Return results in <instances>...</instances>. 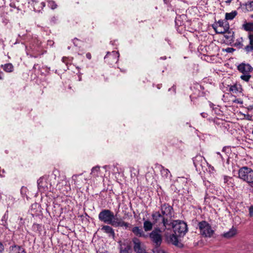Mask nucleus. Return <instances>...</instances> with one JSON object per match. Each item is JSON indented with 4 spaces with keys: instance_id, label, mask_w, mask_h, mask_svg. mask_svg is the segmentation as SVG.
<instances>
[{
    "instance_id": "obj_2",
    "label": "nucleus",
    "mask_w": 253,
    "mask_h": 253,
    "mask_svg": "<svg viewBox=\"0 0 253 253\" xmlns=\"http://www.w3.org/2000/svg\"><path fill=\"white\" fill-rule=\"evenodd\" d=\"M151 216L154 225L156 226V228H159L165 231L168 228V226H171V221L165 217L159 211L153 212Z\"/></svg>"
},
{
    "instance_id": "obj_55",
    "label": "nucleus",
    "mask_w": 253,
    "mask_h": 253,
    "mask_svg": "<svg viewBox=\"0 0 253 253\" xmlns=\"http://www.w3.org/2000/svg\"><path fill=\"white\" fill-rule=\"evenodd\" d=\"M106 167H107V166H105L103 167V168L106 169Z\"/></svg>"
},
{
    "instance_id": "obj_56",
    "label": "nucleus",
    "mask_w": 253,
    "mask_h": 253,
    "mask_svg": "<svg viewBox=\"0 0 253 253\" xmlns=\"http://www.w3.org/2000/svg\"><path fill=\"white\" fill-rule=\"evenodd\" d=\"M165 1H166V0H164Z\"/></svg>"
},
{
    "instance_id": "obj_48",
    "label": "nucleus",
    "mask_w": 253,
    "mask_h": 253,
    "mask_svg": "<svg viewBox=\"0 0 253 253\" xmlns=\"http://www.w3.org/2000/svg\"><path fill=\"white\" fill-rule=\"evenodd\" d=\"M3 73L0 70V80L3 79Z\"/></svg>"
},
{
    "instance_id": "obj_1",
    "label": "nucleus",
    "mask_w": 253,
    "mask_h": 253,
    "mask_svg": "<svg viewBox=\"0 0 253 253\" xmlns=\"http://www.w3.org/2000/svg\"><path fill=\"white\" fill-rule=\"evenodd\" d=\"M99 219L116 227H123L127 229L130 227V224L124 221L121 218H115L114 213L109 210H103L98 214Z\"/></svg>"
},
{
    "instance_id": "obj_14",
    "label": "nucleus",
    "mask_w": 253,
    "mask_h": 253,
    "mask_svg": "<svg viewBox=\"0 0 253 253\" xmlns=\"http://www.w3.org/2000/svg\"><path fill=\"white\" fill-rule=\"evenodd\" d=\"M8 253H26L25 249L17 245L10 246L7 249Z\"/></svg>"
},
{
    "instance_id": "obj_10",
    "label": "nucleus",
    "mask_w": 253,
    "mask_h": 253,
    "mask_svg": "<svg viewBox=\"0 0 253 253\" xmlns=\"http://www.w3.org/2000/svg\"><path fill=\"white\" fill-rule=\"evenodd\" d=\"M119 56L120 54L118 51H113L111 52H108L104 57V59L109 63L112 64L118 61Z\"/></svg>"
},
{
    "instance_id": "obj_40",
    "label": "nucleus",
    "mask_w": 253,
    "mask_h": 253,
    "mask_svg": "<svg viewBox=\"0 0 253 253\" xmlns=\"http://www.w3.org/2000/svg\"><path fill=\"white\" fill-rule=\"evenodd\" d=\"M79 175H77V174H74L72 176V179L74 181V184H78V182L76 181V179H77V177L79 176Z\"/></svg>"
},
{
    "instance_id": "obj_16",
    "label": "nucleus",
    "mask_w": 253,
    "mask_h": 253,
    "mask_svg": "<svg viewBox=\"0 0 253 253\" xmlns=\"http://www.w3.org/2000/svg\"><path fill=\"white\" fill-rule=\"evenodd\" d=\"M193 164L196 169L202 167L205 161V159L201 155H197L193 159Z\"/></svg>"
},
{
    "instance_id": "obj_31",
    "label": "nucleus",
    "mask_w": 253,
    "mask_h": 253,
    "mask_svg": "<svg viewBox=\"0 0 253 253\" xmlns=\"http://www.w3.org/2000/svg\"><path fill=\"white\" fill-rule=\"evenodd\" d=\"M242 27L246 31H253V22H245L243 24Z\"/></svg>"
},
{
    "instance_id": "obj_12",
    "label": "nucleus",
    "mask_w": 253,
    "mask_h": 253,
    "mask_svg": "<svg viewBox=\"0 0 253 253\" xmlns=\"http://www.w3.org/2000/svg\"><path fill=\"white\" fill-rule=\"evenodd\" d=\"M134 244V250L136 253H146L140 240L137 238L132 239Z\"/></svg>"
},
{
    "instance_id": "obj_13",
    "label": "nucleus",
    "mask_w": 253,
    "mask_h": 253,
    "mask_svg": "<svg viewBox=\"0 0 253 253\" xmlns=\"http://www.w3.org/2000/svg\"><path fill=\"white\" fill-rule=\"evenodd\" d=\"M177 237L174 233L169 235V236H166V239L169 243H170L175 246L180 247L181 244L179 242Z\"/></svg>"
},
{
    "instance_id": "obj_21",
    "label": "nucleus",
    "mask_w": 253,
    "mask_h": 253,
    "mask_svg": "<svg viewBox=\"0 0 253 253\" xmlns=\"http://www.w3.org/2000/svg\"><path fill=\"white\" fill-rule=\"evenodd\" d=\"M241 6L245 9L243 10L244 12L252 11H253V1H248L245 3L241 4Z\"/></svg>"
},
{
    "instance_id": "obj_52",
    "label": "nucleus",
    "mask_w": 253,
    "mask_h": 253,
    "mask_svg": "<svg viewBox=\"0 0 253 253\" xmlns=\"http://www.w3.org/2000/svg\"><path fill=\"white\" fill-rule=\"evenodd\" d=\"M214 105L212 103H210L211 107H212Z\"/></svg>"
},
{
    "instance_id": "obj_20",
    "label": "nucleus",
    "mask_w": 253,
    "mask_h": 253,
    "mask_svg": "<svg viewBox=\"0 0 253 253\" xmlns=\"http://www.w3.org/2000/svg\"><path fill=\"white\" fill-rule=\"evenodd\" d=\"M229 29L228 23H225L224 27H216L214 29L217 34H224L227 32Z\"/></svg>"
},
{
    "instance_id": "obj_24",
    "label": "nucleus",
    "mask_w": 253,
    "mask_h": 253,
    "mask_svg": "<svg viewBox=\"0 0 253 253\" xmlns=\"http://www.w3.org/2000/svg\"><path fill=\"white\" fill-rule=\"evenodd\" d=\"M90 174L94 177L102 176L100 172V167L98 166L94 167L92 169Z\"/></svg>"
},
{
    "instance_id": "obj_35",
    "label": "nucleus",
    "mask_w": 253,
    "mask_h": 253,
    "mask_svg": "<svg viewBox=\"0 0 253 253\" xmlns=\"http://www.w3.org/2000/svg\"><path fill=\"white\" fill-rule=\"evenodd\" d=\"M251 78L250 73L243 74L241 76V79L245 82H248Z\"/></svg>"
},
{
    "instance_id": "obj_53",
    "label": "nucleus",
    "mask_w": 253,
    "mask_h": 253,
    "mask_svg": "<svg viewBox=\"0 0 253 253\" xmlns=\"http://www.w3.org/2000/svg\"><path fill=\"white\" fill-rule=\"evenodd\" d=\"M162 59H166V57L165 56V57H161V58Z\"/></svg>"
},
{
    "instance_id": "obj_7",
    "label": "nucleus",
    "mask_w": 253,
    "mask_h": 253,
    "mask_svg": "<svg viewBox=\"0 0 253 253\" xmlns=\"http://www.w3.org/2000/svg\"><path fill=\"white\" fill-rule=\"evenodd\" d=\"M163 231V229L155 228L149 234L150 238L156 246H160L161 244L162 239L161 233Z\"/></svg>"
},
{
    "instance_id": "obj_6",
    "label": "nucleus",
    "mask_w": 253,
    "mask_h": 253,
    "mask_svg": "<svg viewBox=\"0 0 253 253\" xmlns=\"http://www.w3.org/2000/svg\"><path fill=\"white\" fill-rule=\"evenodd\" d=\"M160 213L170 221H172V218L174 216V212L172 207L169 204L164 203L160 208Z\"/></svg>"
},
{
    "instance_id": "obj_38",
    "label": "nucleus",
    "mask_w": 253,
    "mask_h": 253,
    "mask_svg": "<svg viewBox=\"0 0 253 253\" xmlns=\"http://www.w3.org/2000/svg\"><path fill=\"white\" fill-rule=\"evenodd\" d=\"M217 155V159H219L220 161H221L222 163H224V160L221 155V154L219 152H216Z\"/></svg>"
},
{
    "instance_id": "obj_43",
    "label": "nucleus",
    "mask_w": 253,
    "mask_h": 253,
    "mask_svg": "<svg viewBox=\"0 0 253 253\" xmlns=\"http://www.w3.org/2000/svg\"><path fill=\"white\" fill-rule=\"evenodd\" d=\"M235 49L231 47H228L225 49V51L228 53H231L234 51Z\"/></svg>"
},
{
    "instance_id": "obj_5",
    "label": "nucleus",
    "mask_w": 253,
    "mask_h": 253,
    "mask_svg": "<svg viewBox=\"0 0 253 253\" xmlns=\"http://www.w3.org/2000/svg\"><path fill=\"white\" fill-rule=\"evenodd\" d=\"M200 234L206 237H211L213 234L214 231L209 223L206 221L200 222L198 224Z\"/></svg>"
},
{
    "instance_id": "obj_32",
    "label": "nucleus",
    "mask_w": 253,
    "mask_h": 253,
    "mask_svg": "<svg viewBox=\"0 0 253 253\" xmlns=\"http://www.w3.org/2000/svg\"><path fill=\"white\" fill-rule=\"evenodd\" d=\"M237 12L236 11H233L230 13H226L225 14V19L226 20H232L237 15Z\"/></svg>"
},
{
    "instance_id": "obj_26",
    "label": "nucleus",
    "mask_w": 253,
    "mask_h": 253,
    "mask_svg": "<svg viewBox=\"0 0 253 253\" xmlns=\"http://www.w3.org/2000/svg\"><path fill=\"white\" fill-rule=\"evenodd\" d=\"M250 40L249 44L247 45L245 49L247 52L253 51V34H251L249 36Z\"/></svg>"
},
{
    "instance_id": "obj_15",
    "label": "nucleus",
    "mask_w": 253,
    "mask_h": 253,
    "mask_svg": "<svg viewBox=\"0 0 253 253\" xmlns=\"http://www.w3.org/2000/svg\"><path fill=\"white\" fill-rule=\"evenodd\" d=\"M237 68L242 74L250 73L253 70V68L249 64L241 63Z\"/></svg>"
},
{
    "instance_id": "obj_47",
    "label": "nucleus",
    "mask_w": 253,
    "mask_h": 253,
    "mask_svg": "<svg viewBox=\"0 0 253 253\" xmlns=\"http://www.w3.org/2000/svg\"><path fill=\"white\" fill-rule=\"evenodd\" d=\"M86 57L87 58H88V59H90L91 58V55L90 53H86Z\"/></svg>"
},
{
    "instance_id": "obj_11",
    "label": "nucleus",
    "mask_w": 253,
    "mask_h": 253,
    "mask_svg": "<svg viewBox=\"0 0 253 253\" xmlns=\"http://www.w3.org/2000/svg\"><path fill=\"white\" fill-rule=\"evenodd\" d=\"M28 3L33 7L34 10L37 12H42L45 6L43 1H40V0H30Z\"/></svg>"
},
{
    "instance_id": "obj_19",
    "label": "nucleus",
    "mask_w": 253,
    "mask_h": 253,
    "mask_svg": "<svg viewBox=\"0 0 253 253\" xmlns=\"http://www.w3.org/2000/svg\"><path fill=\"white\" fill-rule=\"evenodd\" d=\"M101 230L108 234L110 236L115 237V232L112 227L109 225H104L101 228Z\"/></svg>"
},
{
    "instance_id": "obj_50",
    "label": "nucleus",
    "mask_w": 253,
    "mask_h": 253,
    "mask_svg": "<svg viewBox=\"0 0 253 253\" xmlns=\"http://www.w3.org/2000/svg\"><path fill=\"white\" fill-rule=\"evenodd\" d=\"M232 0H227L226 1V2L227 3H230Z\"/></svg>"
},
{
    "instance_id": "obj_27",
    "label": "nucleus",
    "mask_w": 253,
    "mask_h": 253,
    "mask_svg": "<svg viewBox=\"0 0 253 253\" xmlns=\"http://www.w3.org/2000/svg\"><path fill=\"white\" fill-rule=\"evenodd\" d=\"M0 67L3 70L7 73H11L14 70V67L11 63H6L4 65H1Z\"/></svg>"
},
{
    "instance_id": "obj_9",
    "label": "nucleus",
    "mask_w": 253,
    "mask_h": 253,
    "mask_svg": "<svg viewBox=\"0 0 253 253\" xmlns=\"http://www.w3.org/2000/svg\"><path fill=\"white\" fill-rule=\"evenodd\" d=\"M56 188L63 194H66L70 190V186L65 177H63L58 182Z\"/></svg>"
},
{
    "instance_id": "obj_17",
    "label": "nucleus",
    "mask_w": 253,
    "mask_h": 253,
    "mask_svg": "<svg viewBox=\"0 0 253 253\" xmlns=\"http://www.w3.org/2000/svg\"><path fill=\"white\" fill-rule=\"evenodd\" d=\"M131 231L135 236L139 237H144L145 236L143 229L139 227L135 226L133 227L131 229Z\"/></svg>"
},
{
    "instance_id": "obj_42",
    "label": "nucleus",
    "mask_w": 253,
    "mask_h": 253,
    "mask_svg": "<svg viewBox=\"0 0 253 253\" xmlns=\"http://www.w3.org/2000/svg\"><path fill=\"white\" fill-rule=\"evenodd\" d=\"M225 23H227L226 22H224L222 21H218V27H224V26L225 25Z\"/></svg>"
},
{
    "instance_id": "obj_45",
    "label": "nucleus",
    "mask_w": 253,
    "mask_h": 253,
    "mask_svg": "<svg viewBox=\"0 0 253 253\" xmlns=\"http://www.w3.org/2000/svg\"><path fill=\"white\" fill-rule=\"evenodd\" d=\"M4 250V247L3 245L0 242V253H2V251Z\"/></svg>"
},
{
    "instance_id": "obj_8",
    "label": "nucleus",
    "mask_w": 253,
    "mask_h": 253,
    "mask_svg": "<svg viewBox=\"0 0 253 253\" xmlns=\"http://www.w3.org/2000/svg\"><path fill=\"white\" fill-rule=\"evenodd\" d=\"M48 177L44 176L40 178L37 181L38 188L42 193L45 192L50 189L51 184L48 182Z\"/></svg>"
},
{
    "instance_id": "obj_22",
    "label": "nucleus",
    "mask_w": 253,
    "mask_h": 253,
    "mask_svg": "<svg viewBox=\"0 0 253 253\" xmlns=\"http://www.w3.org/2000/svg\"><path fill=\"white\" fill-rule=\"evenodd\" d=\"M161 174L162 177L165 179H170L171 174L169 170L165 169L164 167L161 166L160 169Z\"/></svg>"
},
{
    "instance_id": "obj_4",
    "label": "nucleus",
    "mask_w": 253,
    "mask_h": 253,
    "mask_svg": "<svg viewBox=\"0 0 253 253\" xmlns=\"http://www.w3.org/2000/svg\"><path fill=\"white\" fill-rule=\"evenodd\" d=\"M239 177L249 183L253 187V170L249 168L244 167L240 168L238 171Z\"/></svg>"
},
{
    "instance_id": "obj_44",
    "label": "nucleus",
    "mask_w": 253,
    "mask_h": 253,
    "mask_svg": "<svg viewBox=\"0 0 253 253\" xmlns=\"http://www.w3.org/2000/svg\"><path fill=\"white\" fill-rule=\"evenodd\" d=\"M78 42H79V40L78 39H77V38H75L73 40V43L74 44V45L75 46H78Z\"/></svg>"
},
{
    "instance_id": "obj_33",
    "label": "nucleus",
    "mask_w": 253,
    "mask_h": 253,
    "mask_svg": "<svg viewBox=\"0 0 253 253\" xmlns=\"http://www.w3.org/2000/svg\"><path fill=\"white\" fill-rule=\"evenodd\" d=\"M46 1L47 2L48 6L51 9H54L57 7V5L54 1L51 0H46Z\"/></svg>"
},
{
    "instance_id": "obj_46",
    "label": "nucleus",
    "mask_w": 253,
    "mask_h": 253,
    "mask_svg": "<svg viewBox=\"0 0 253 253\" xmlns=\"http://www.w3.org/2000/svg\"><path fill=\"white\" fill-rule=\"evenodd\" d=\"M201 115L203 118H207L208 117V114L204 112L201 113Z\"/></svg>"
},
{
    "instance_id": "obj_49",
    "label": "nucleus",
    "mask_w": 253,
    "mask_h": 253,
    "mask_svg": "<svg viewBox=\"0 0 253 253\" xmlns=\"http://www.w3.org/2000/svg\"><path fill=\"white\" fill-rule=\"evenodd\" d=\"M171 89H172V90L173 91V92H174V93L175 92V89H176V88H175V86H172V88H169V91H170Z\"/></svg>"
},
{
    "instance_id": "obj_36",
    "label": "nucleus",
    "mask_w": 253,
    "mask_h": 253,
    "mask_svg": "<svg viewBox=\"0 0 253 253\" xmlns=\"http://www.w3.org/2000/svg\"><path fill=\"white\" fill-rule=\"evenodd\" d=\"M229 90L234 93H237L238 91V89L236 85H231L229 87Z\"/></svg>"
},
{
    "instance_id": "obj_39",
    "label": "nucleus",
    "mask_w": 253,
    "mask_h": 253,
    "mask_svg": "<svg viewBox=\"0 0 253 253\" xmlns=\"http://www.w3.org/2000/svg\"><path fill=\"white\" fill-rule=\"evenodd\" d=\"M231 179V177L227 176H224V183H226L227 184H229L228 181Z\"/></svg>"
},
{
    "instance_id": "obj_57",
    "label": "nucleus",
    "mask_w": 253,
    "mask_h": 253,
    "mask_svg": "<svg viewBox=\"0 0 253 253\" xmlns=\"http://www.w3.org/2000/svg\"><path fill=\"white\" fill-rule=\"evenodd\" d=\"M165 1H166V0H164Z\"/></svg>"
},
{
    "instance_id": "obj_34",
    "label": "nucleus",
    "mask_w": 253,
    "mask_h": 253,
    "mask_svg": "<svg viewBox=\"0 0 253 253\" xmlns=\"http://www.w3.org/2000/svg\"><path fill=\"white\" fill-rule=\"evenodd\" d=\"M153 253H167V252L160 246H156L153 250Z\"/></svg>"
},
{
    "instance_id": "obj_25",
    "label": "nucleus",
    "mask_w": 253,
    "mask_h": 253,
    "mask_svg": "<svg viewBox=\"0 0 253 253\" xmlns=\"http://www.w3.org/2000/svg\"><path fill=\"white\" fill-rule=\"evenodd\" d=\"M18 2H11L9 4V6L10 7V10L16 13H18L20 11H21V9L19 7V6L18 5Z\"/></svg>"
},
{
    "instance_id": "obj_18",
    "label": "nucleus",
    "mask_w": 253,
    "mask_h": 253,
    "mask_svg": "<svg viewBox=\"0 0 253 253\" xmlns=\"http://www.w3.org/2000/svg\"><path fill=\"white\" fill-rule=\"evenodd\" d=\"M31 212L33 216H37L41 212L40 206L38 204H34L31 206Z\"/></svg>"
},
{
    "instance_id": "obj_3",
    "label": "nucleus",
    "mask_w": 253,
    "mask_h": 253,
    "mask_svg": "<svg viewBox=\"0 0 253 253\" xmlns=\"http://www.w3.org/2000/svg\"><path fill=\"white\" fill-rule=\"evenodd\" d=\"M171 226L173 229L174 233L179 237H183L188 231L186 223L181 220L171 221Z\"/></svg>"
},
{
    "instance_id": "obj_29",
    "label": "nucleus",
    "mask_w": 253,
    "mask_h": 253,
    "mask_svg": "<svg viewBox=\"0 0 253 253\" xmlns=\"http://www.w3.org/2000/svg\"><path fill=\"white\" fill-rule=\"evenodd\" d=\"M8 211L7 210L3 215L2 217V218L1 219V224L4 226L6 228H7V219L8 218Z\"/></svg>"
},
{
    "instance_id": "obj_23",
    "label": "nucleus",
    "mask_w": 253,
    "mask_h": 253,
    "mask_svg": "<svg viewBox=\"0 0 253 253\" xmlns=\"http://www.w3.org/2000/svg\"><path fill=\"white\" fill-rule=\"evenodd\" d=\"M153 225H154V224L153 221L152 222H151L148 220H145L143 223V228L144 231L146 232L151 231L153 228Z\"/></svg>"
},
{
    "instance_id": "obj_54",
    "label": "nucleus",
    "mask_w": 253,
    "mask_h": 253,
    "mask_svg": "<svg viewBox=\"0 0 253 253\" xmlns=\"http://www.w3.org/2000/svg\"><path fill=\"white\" fill-rule=\"evenodd\" d=\"M250 17L253 18V14L251 15Z\"/></svg>"
},
{
    "instance_id": "obj_37",
    "label": "nucleus",
    "mask_w": 253,
    "mask_h": 253,
    "mask_svg": "<svg viewBox=\"0 0 253 253\" xmlns=\"http://www.w3.org/2000/svg\"><path fill=\"white\" fill-rule=\"evenodd\" d=\"M128 250L129 248L128 247H126L124 249H123V247H121L120 249V253H129Z\"/></svg>"
},
{
    "instance_id": "obj_51",
    "label": "nucleus",
    "mask_w": 253,
    "mask_h": 253,
    "mask_svg": "<svg viewBox=\"0 0 253 253\" xmlns=\"http://www.w3.org/2000/svg\"><path fill=\"white\" fill-rule=\"evenodd\" d=\"M227 148L226 147H224L223 148H222V151H225L226 149Z\"/></svg>"
},
{
    "instance_id": "obj_28",
    "label": "nucleus",
    "mask_w": 253,
    "mask_h": 253,
    "mask_svg": "<svg viewBox=\"0 0 253 253\" xmlns=\"http://www.w3.org/2000/svg\"><path fill=\"white\" fill-rule=\"evenodd\" d=\"M42 226L41 224L38 223H34L32 226L33 231L40 235L42 234Z\"/></svg>"
},
{
    "instance_id": "obj_30",
    "label": "nucleus",
    "mask_w": 253,
    "mask_h": 253,
    "mask_svg": "<svg viewBox=\"0 0 253 253\" xmlns=\"http://www.w3.org/2000/svg\"><path fill=\"white\" fill-rule=\"evenodd\" d=\"M236 230L235 228H231L228 232H225L223 234V236L226 238H230L233 237L236 234Z\"/></svg>"
},
{
    "instance_id": "obj_41",
    "label": "nucleus",
    "mask_w": 253,
    "mask_h": 253,
    "mask_svg": "<svg viewBox=\"0 0 253 253\" xmlns=\"http://www.w3.org/2000/svg\"><path fill=\"white\" fill-rule=\"evenodd\" d=\"M249 214L251 217H253V206L249 209Z\"/></svg>"
}]
</instances>
